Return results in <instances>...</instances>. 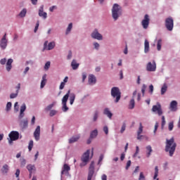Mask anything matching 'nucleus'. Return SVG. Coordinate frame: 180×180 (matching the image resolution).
<instances>
[{"mask_svg": "<svg viewBox=\"0 0 180 180\" xmlns=\"http://www.w3.org/2000/svg\"><path fill=\"white\" fill-rule=\"evenodd\" d=\"M176 148V143L175 142V139H174V137H172L169 139H167L165 151L169 152V155L171 157L174 155V153H175Z\"/></svg>", "mask_w": 180, "mask_h": 180, "instance_id": "nucleus-1", "label": "nucleus"}, {"mask_svg": "<svg viewBox=\"0 0 180 180\" xmlns=\"http://www.w3.org/2000/svg\"><path fill=\"white\" fill-rule=\"evenodd\" d=\"M122 15V7L117 4H114V20H117L118 18Z\"/></svg>", "mask_w": 180, "mask_h": 180, "instance_id": "nucleus-2", "label": "nucleus"}, {"mask_svg": "<svg viewBox=\"0 0 180 180\" xmlns=\"http://www.w3.org/2000/svg\"><path fill=\"white\" fill-rule=\"evenodd\" d=\"M121 96L122 92L120 88H118L117 86H114V102H115V103H117L120 101Z\"/></svg>", "mask_w": 180, "mask_h": 180, "instance_id": "nucleus-3", "label": "nucleus"}, {"mask_svg": "<svg viewBox=\"0 0 180 180\" xmlns=\"http://www.w3.org/2000/svg\"><path fill=\"white\" fill-rule=\"evenodd\" d=\"M91 153L90 150H87L82 156V161L83 163L80 164V167H85L86 163L89 161V154Z\"/></svg>", "mask_w": 180, "mask_h": 180, "instance_id": "nucleus-4", "label": "nucleus"}, {"mask_svg": "<svg viewBox=\"0 0 180 180\" xmlns=\"http://www.w3.org/2000/svg\"><path fill=\"white\" fill-rule=\"evenodd\" d=\"M152 111L155 113H158V116H161L163 113L161 104L158 102L157 105H153L152 108Z\"/></svg>", "mask_w": 180, "mask_h": 180, "instance_id": "nucleus-5", "label": "nucleus"}, {"mask_svg": "<svg viewBox=\"0 0 180 180\" xmlns=\"http://www.w3.org/2000/svg\"><path fill=\"white\" fill-rule=\"evenodd\" d=\"M165 26L167 30L172 31L174 29V19L167 18L165 20Z\"/></svg>", "mask_w": 180, "mask_h": 180, "instance_id": "nucleus-6", "label": "nucleus"}, {"mask_svg": "<svg viewBox=\"0 0 180 180\" xmlns=\"http://www.w3.org/2000/svg\"><path fill=\"white\" fill-rule=\"evenodd\" d=\"M94 174H95V162H91L89 168L87 180H92V176H94Z\"/></svg>", "mask_w": 180, "mask_h": 180, "instance_id": "nucleus-7", "label": "nucleus"}, {"mask_svg": "<svg viewBox=\"0 0 180 180\" xmlns=\"http://www.w3.org/2000/svg\"><path fill=\"white\" fill-rule=\"evenodd\" d=\"M56 47V42L52 41L49 44V41H46L44 44V50H53Z\"/></svg>", "mask_w": 180, "mask_h": 180, "instance_id": "nucleus-8", "label": "nucleus"}, {"mask_svg": "<svg viewBox=\"0 0 180 180\" xmlns=\"http://www.w3.org/2000/svg\"><path fill=\"white\" fill-rule=\"evenodd\" d=\"M11 141H16L19 139V132L16 131H12L8 135Z\"/></svg>", "mask_w": 180, "mask_h": 180, "instance_id": "nucleus-9", "label": "nucleus"}, {"mask_svg": "<svg viewBox=\"0 0 180 180\" xmlns=\"http://www.w3.org/2000/svg\"><path fill=\"white\" fill-rule=\"evenodd\" d=\"M91 37L96 40H103V37L98 32V30H94L91 33Z\"/></svg>", "mask_w": 180, "mask_h": 180, "instance_id": "nucleus-10", "label": "nucleus"}, {"mask_svg": "<svg viewBox=\"0 0 180 180\" xmlns=\"http://www.w3.org/2000/svg\"><path fill=\"white\" fill-rule=\"evenodd\" d=\"M141 25H142L143 29H148V27L150 25L149 15H145L144 19L141 22Z\"/></svg>", "mask_w": 180, "mask_h": 180, "instance_id": "nucleus-11", "label": "nucleus"}, {"mask_svg": "<svg viewBox=\"0 0 180 180\" xmlns=\"http://www.w3.org/2000/svg\"><path fill=\"white\" fill-rule=\"evenodd\" d=\"M157 65L155 61H153V63L151 62H149L146 65L147 71H155Z\"/></svg>", "mask_w": 180, "mask_h": 180, "instance_id": "nucleus-12", "label": "nucleus"}, {"mask_svg": "<svg viewBox=\"0 0 180 180\" xmlns=\"http://www.w3.org/2000/svg\"><path fill=\"white\" fill-rule=\"evenodd\" d=\"M39 16L47 19V13L44 12V6H41L39 10Z\"/></svg>", "mask_w": 180, "mask_h": 180, "instance_id": "nucleus-13", "label": "nucleus"}, {"mask_svg": "<svg viewBox=\"0 0 180 180\" xmlns=\"http://www.w3.org/2000/svg\"><path fill=\"white\" fill-rule=\"evenodd\" d=\"M28 124L29 121L27 120V119L21 120L20 122V127L21 128V130H25V129H27Z\"/></svg>", "mask_w": 180, "mask_h": 180, "instance_id": "nucleus-14", "label": "nucleus"}, {"mask_svg": "<svg viewBox=\"0 0 180 180\" xmlns=\"http://www.w3.org/2000/svg\"><path fill=\"white\" fill-rule=\"evenodd\" d=\"M34 137L36 141H39L40 140V126H37L34 132Z\"/></svg>", "mask_w": 180, "mask_h": 180, "instance_id": "nucleus-15", "label": "nucleus"}, {"mask_svg": "<svg viewBox=\"0 0 180 180\" xmlns=\"http://www.w3.org/2000/svg\"><path fill=\"white\" fill-rule=\"evenodd\" d=\"M7 44L8 41L6 40V34H5L1 41L0 47L4 50V49H6Z\"/></svg>", "mask_w": 180, "mask_h": 180, "instance_id": "nucleus-16", "label": "nucleus"}, {"mask_svg": "<svg viewBox=\"0 0 180 180\" xmlns=\"http://www.w3.org/2000/svg\"><path fill=\"white\" fill-rule=\"evenodd\" d=\"M71 167H70V166L67 164H65L63 165V168L61 171V175H64L65 174H68V172L70 171Z\"/></svg>", "mask_w": 180, "mask_h": 180, "instance_id": "nucleus-17", "label": "nucleus"}, {"mask_svg": "<svg viewBox=\"0 0 180 180\" xmlns=\"http://www.w3.org/2000/svg\"><path fill=\"white\" fill-rule=\"evenodd\" d=\"M177 105L178 102H176V101H172L169 106L170 110L176 111L177 109Z\"/></svg>", "mask_w": 180, "mask_h": 180, "instance_id": "nucleus-18", "label": "nucleus"}, {"mask_svg": "<svg viewBox=\"0 0 180 180\" xmlns=\"http://www.w3.org/2000/svg\"><path fill=\"white\" fill-rule=\"evenodd\" d=\"M89 85H94V84H96V77L94 75H90L89 76Z\"/></svg>", "mask_w": 180, "mask_h": 180, "instance_id": "nucleus-19", "label": "nucleus"}, {"mask_svg": "<svg viewBox=\"0 0 180 180\" xmlns=\"http://www.w3.org/2000/svg\"><path fill=\"white\" fill-rule=\"evenodd\" d=\"M25 110H26V104H22L20 107L19 119H22L25 116Z\"/></svg>", "mask_w": 180, "mask_h": 180, "instance_id": "nucleus-20", "label": "nucleus"}, {"mask_svg": "<svg viewBox=\"0 0 180 180\" xmlns=\"http://www.w3.org/2000/svg\"><path fill=\"white\" fill-rule=\"evenodd\" d=\"M80 137L81 136L79 135H76V136L71 137L69 139V144H72L73 143H77V141L79 140V139H80Z\"/></svg>", "mask_w": 180, "mask_h": 180, "instance_id": "nucleus-21", "label": "nucleus"}, {"mask_svg": "<svg viewBox=\"0 0 180 180\" xmlns=\"http://www.w3.org/2000/svg\"><path fill=\"white\" fill-rule=\"evenodd\" d=\"M12 63H13V59L10 58L8 60L7 63H6V70L8 72L11 71V70H12Z\"/></svg>", "mask_w": 180, "mask_h": 180, "instance_id": "nucleus-22", "label": "nucleus"}, {"mask_svg": "<svg viewBox=\"0 0 180 180\" xmlns=\"http://www.w3.org/2000/svg\"><path fill=\"white\" fill-rule=\"evenodd\" d=\"M150 51V43L148 40L146 39L144 41V53H148Z\"/></svg>", "mask_w": 180, "mask_h": 180, "instance_id": "nucleus-23", "label": "nucleus"}, {"mask_svg": "<svg viewBox=\"0 0 180 180\" xmlns=\"http://www.w3.org/2000/svg\"><path fill=\"white\" fill-rule=\"evenodd\" d=\"M27 169L30 172V174H33L36 171V167L34 165H28L27 166Z\"/></svg>", "mask_w": 180, "mask_h": 180, "instance_id": "nucleus-24", "label": "nucleus"}, {"mask_svg": "<svg viewBox=\"0 0 180 180\" xmlns=\"http://www.w3.org/2000/svg\"><path fill=\"white\" fill-rule=\"evenodd\" d=\"M70 91L68 90V93L63 97L62 104L67 103V101H68V98H70Z\"/></svg>", "mask_w": 180, "mask_h": 180, "instance_id": "nucleus-25", "label": "nucleus"}, {"mask_svg": "<svg viewBox=\"0 0 180 180\" xmlns=\"http://www.w3.org/2000/svg\"><path fill=\"white\" fill-rule=\"evenodd\" d=\"M47 75H44L42 77V80L41 82V88H44L46 82H47Z\"/></svg>", "mask_w": 180, "mask_h": 180, "instance_id": "nucleus-26", "label": "nucleus"}, {"mask_svg": "<svg viewBox=\"0 0 180 180\" xmlns=\"http://www.w3.org/2000/svg\"><path fill=\"white\" fill-rule=\"evenodd\" d=\"M8 171H9V166L6 164L3 165L1 168L2 174H8Z\"/></svg>", "mask_w": 180, "mask_h": 180, "instance_id": "nucleus-27", "label": "nucleus"}, {"mask_svg": "<svg viewBox=\"0 0 180 180\" xmlns=\"http://www.w3.org/2000/svg\"><path fill=\"white\" fill-rule=\"evenodd\" d=\"M71 67L72 70H77L78 67H79V63H77V60H73L71 63Z\"/></svg>", "mask_w": 180, "mask_h": 180, "instance_id": "nucleus-28", "label": "nucleus"}, {"mask_svg": "<svg viewBox=\"0 0 180 180\" xmlns=\"http://www.w3.org/2000/svg\"><path fill=\"white\" fill-rule=\"evenodd\" d=\"M158 174H159V168H158V166L156 165L155 167V174H154V176H153V179H156V180H159V178H158Z\"/></svg>", "mask_w": 180, "mask_h": 180, "instance_id": "nucleus-29", "label": "nucleus"}, {"mask_svg": "<svg viewBox=\"0 0 180 180\" xmlns=\"http://www.w3.org/2000/svg\"><path fill=\"white\" fill-rule=\"evenodd\" d=\"M168 86L167 84H164L161 88V95H164L167 91Z\"/></svg>", "mask_w": 180, "mask_h": 180, "instance_id": "nucleus-30", "label": "nucleus"}, {"mask_svg": "<svg viewBox=\"0 0 180 180\" xmlns=\"http://www.w3.org/2000/svg\"><path fill=\"white\" fill-rule=\"evenodd\" d=\"M104 115H106V116H108V117H112V116H113V114H112V112H110V111L109 110V108H105L104 110V112H103Z\"/></svg>", "mask_w": 180, "mask_h": 180, "instance_id": "nucleus-31", "label": "nucleus"}, {"mask_svg": "<svg viewBox=\"0 0 180 180\" xmlns=\"http://www.w3.org/2000/svg\"><path fill=\"white\" fill-rule=\"evenodd\" d=\"M134 107H135V101H134V98L133 97L129 102V108L134 109Z\"/></svg>", "mask_w": 180, "mask_h": 180, "instance_id": "nucleus-32", "label": "nucleus"}, {"mask_svg": "<svg viewBox=\"0 0 180 180\" xmlns=\"http://www.w3.org/2000/svg\"><path fill=\"white\" fill-rule=\"evenodd\" d=\"M146 150H147V157H150L151 155V153L153 151V148L151 146H146Z\"/></svg>", "mask_w": 180, "mask_h": 180, "instance_id": "nucleus-33", "label": "nucleus"}, {"mask_svg": "<svg viewBox=\"0 0 180 180\" xmlns=\"http://www.w3.org/2000/svg\"><path fill=\"white\" fill-rule=\"evenodd\" d=\"M26 13H27V10H26V8H23L19 13V16L20 18H25V16H26Z\"/></svg>", "mask_w": 180, "mask_h": 180, "instance_id": "nucleus-34", "label": "nucleus"}, {"mask_svg": "<svg viewBox=\"0 0 180 180\" xmlns=\"http://www.w3.org/2000/svg\"><path fill=\"white\" fill-rule=\"evenodd\" d=\"M96 136H98V130L95 129L91 132L90 138L95 139V137H96Z\"/></svg>", "mask_w": 180, "mask_h": 180, "instance_id": "nucleus-35", "label": "nucleus"}, {"mask_svg": "<svg viewBox=\"0 0 180 180\" xmlns=\"http://www.w3.org/2000/svg\"><path fill=\"white\" fill-rule=\"evenodd\" d=\"M162 40L160 39L157 43V49L158 50V51H160L162 49Z\"/></svg>", "mask_w": 180, "mask_h": 180, "instance_id": "nucleus-36", "label": "nucleus"}, {"mask_svg": "<svg viewBox=\"0 0 180 180\" xmlns=\"http://www.w3.org/2000/svg\"><path fill=\"white\" fill-rule=\"evenodd\" d=\"M74 101H75V94H72L70 96V105L74 104Z\"/></svg>", "mask_w": 180, "mask_h": 180, "instance_id": "nucleus-37", "label": "nucleus"}, {"mask_svg": "<svg viewBox=\"0 0 180 180\" xmlns=\"http://www.w3.org/2000/svg\"><path fill=\"white\" fill-rule=\"evenodd\" d=\"M56 105V103H52L51 104L49 105L48 106L46 107L45 110L46 112H49L51 109H53L54 108V105Z\"/></svg>", "mask_w": 180, "mask_h": 180, "instance_id": "nucleus-38", "label": "nucleus"}, {"mask_svg": "<svg viewBox=\"0 0 180 180\" xmlns=\"http://www.w3.org/2000/svg\"><path fill=\"white\" fill-rule=\"evenodd\" d=\"M143 130V126L142 123L140 122L139 123V130L137 131V134H139V135L141 134Z\"/></svg>", "mask_w": 180, "mask_h": 180, "instance_id": "nucleus-39", "label": "nucleus"}, {"mask_svg": "<svg viewBox=\"0 0 180 180\" xmlns=\"http://www.w3.org/2000/svg\"><path fill=\"white\" fill-rule=\"evenodd\" d=\"M165 124H166L165 116H162V123H161V127H162V129H164Z\"/></svg>", "mask_w": 180, "mask_h": 180, "instance_id": "nucleus-40", "label": "nucleus"}, {"mask_svg": "<svg viewBox=\"0 0 180 180\" xmlns=\"http://www.w3.org/2000/svg\"><path fill=\"white\" fill-rule=\"evenodd\" d=\"M146 176L144 175L143 172H140L139 174V180H146Z\"/></svg>", "mask_w": 180, "mask_h": 180, "instance_id": "nucleus-41", "label": "nucleus"}, {"mask_svg": "<svg viewBox=\"0 0 180 180\" xmlns=\"http://www.w3.org/2000/svg\"><path fill=\"white\" fill-rule=\"evenodd\" d=\"M71 29H72V22H70L67 28L66 34H68L71 32Z\"/></svg>", "mask_w": 180, "mask_h": 180, "instance_id": "nucleus-42", "label": "nucleus"}, {"mask_svg": "<svg viewBox=\"0 0 180 180\" xmlns=\"http://www.w3.org/2000/svg\"><path fill=\"white\" fill-rule=\"evenodd\" d=\"M11 108H12V103L8 102L7 104H6V110L7 112H9V110H11Z\"/></svg>", "mask_w": 180, "mask_h": 180, "instance_id": "nucleus-43", "label": "nucleus"}, {"mask_svg": "<svg viewBox=\"0 0 180 180\" xmlns=\"http://www.w3.org/2000/svg\"><path fill=\"white\" fill-rule=\"evenodd\" d=\"M56 115H57V110H51L50 111L49 116H51V117H53V116H56Z\"/></svg>", "mask_w": 180, "mask_h": 180, "instance_id": "nucleus-44", "label": "nucleus"}, {"mask_svg": "<svg viewBox=\"0 0 180 180\" xmlns=\"http://www.w3.org/2000/svg\"><path fill=\"white\" fill-rule=\"evenodd\" d=\"M146 88H147V85H146V84H143V86H142V88H141V92H142L143 96L145 95Z\"/></svg>", "mask_w": 180, "mask_h": 180, "instance_id": "nucleus-45", "label": "nucleus"}, {"mask_svg": "<svg viewBox=\"0 0 180 180\" xmlns=\"http://www.w3.org/2000/svg\"><path fill=\"white\" fill-rule=\"evenodd\" d=\"M168 129L169 131L173 130L174 129V122H169V123L168 124Z\"/></svg>", "mask_w": 180, "mask_h": 180, "instance_id": "nucleus-46", "label": "nucleus"}, {"mask_svg": "<svg viewBox=\"0 0 180 180\" xmlns=\"http://www.w3.org/2000/svg\"><path fill=\"white\" fill-rule=\"evenodd\" d=\"M32 148H33V141H30L28 146L29 151H32Z\"/></svg>", "mask_w": 180, "mask_h": 180, "instance_id": "nucleus-47", "label": "nucleus"}, {"mask_svg": "<svg viewBox=\"0 0 180 180\" xmlns=\"http://www.w3.org/2000/svg\"><path fill=\"white\" fill-rule=\"evenodd\" d=\"M50 61H48L46 63L45 65H44V70H46L47 71V70H49L50 68Z\"/></svg>", "mask_w": 180, "mask_h": 180, "instance_id": "nucleus-48", "label": "nucleus"}, {"mask_svg": "<svg viewBox=\"0 0 180 180\" xmlns=\"http://www.w3.org/2000/svg\"><path fill=\"white\" fill-rule=\"evenodd\" d=\"M126 127H127V124L125 122H124L121 127V133H124V131L126 130Z\"/></svg>", "mask_w": 180, "mask_h": 180, "instance_id": "nucleus-49", "label": "nucleus"}, {"mask_svg": "<svg viewBox=\"0 0 180 180\" xmlns=\"http://www.w3.org/2000/svg\"><path fill=\"white\" fill-rule=\"evenodd\" d=\"M20 165L21 167H25L26 165V160L23 158L20 159Z\"/></svg>", "mask_w": 180, "mask_h": 180, "instance_id": "nucleus-50", "label": "nucleus"}, {"mask_svg": "<svg viewBox=\"0 0 180 180\" xmlns=\"http://www.w3.org/2000/svg\"><path fill=\"white\" fill-rule=\"evenodd\" d=\"M18 94H19V93H18L17 91H16V93L15 94H11V95H10V98L11 99H15V98H16L17 96H18Z\"/></svg>", "mask_w": 180, "mask_h": 180, "instance_id": "nucleus-51", "label": "nucleus"}, {"mask_svg": "<svg viewBox=\"0 0 180 180\" xmlns=\"http://www.w3.org/2000/svg\"><path fill=\"white\" fill-rule=\"evenodd\" d=\"M19 175H20V169H17L15 172V176L18 178V180H20Z\"/></svg>", "mask_w": 180, "mask_h": 180, "instance_id": "nucleus-52", "label": "nucleus"}, {"mask_svg": "<svg viewBox=\"0 0 180 180\" xmlns=\"http://www.w3.org/2000/svg\"><path fill=\"white\" fill-rule=\"evenodd\" d=\"M39 25H40V22H39V21L38 20V21L37 22L35 28H34V33H36V32H37V30H39Z\"/></svg>", "mask_w": 180, "mask_h": 180, "instance_id": "nucleus-53", "label": "nucleus"}, {"mask_svg": "<svg viewBox=\"0 0 180 180\" xmlns=\"http://www.w3.org/2000/svg\"><path fill=\"white\" fill-rule=\"evenodd\" d=\"M14 110H15V112L19 111V105H18V102L15 103V104H14Z\"/></svg>", "mask_w": 180, "mask_h": 180, "instance_id": "nucleus-54", "label": "nucleus"}, {"mask_svg": "<svg viewBox=\"0 0 180 180\" xmlns=\"http://www.w3.org/2000/svg\"><path fill=\"white\" fill-rule=\"evenodd\" d=\"M63 105V111L67 112L68 110V107H67V103L62 104Z\"/></svg>", "mask_w": 180, "mask_h": 180, "instance_id": "nucleus-55", "label": "nucleus"}, {"mask_svg": "<svg viewBox=\"0 0 180 180\" xmlns=\"http://www.w3.org/2000/svg\"><path fill=\"white\" fill-rule=\"evenodd\" d=\"M103 131H104L105 134H108V133H109V128H108V127L105 126L103 127Z\"/></svg>", "mask_w": 180, "mask_h": 180, "instance_id": "nucleus-56", "label": "nucleus"}, {"mask_svg": "<svg viewBox=\"0 0 180 180\" xmlns=\"http://www.w3.org/2000/svg\"><path fill=\"white\" fill-rule=\"evenodd\" d=\"M102 161H103V155L101 154L99 157L98 165H101V162H102Z\"/></svg>", "mask_w": 180, "mask_h": 180, "instance_id": "nucleus-57", "label": "nucleus"}, {"mask_svg": "<svg viewBox=\"0 0 180 180\" xmlns=\"http://www.w3.org/2000/svg\"><path fill=\"white\" fill-rule=\"evenodd\" d=\"M131 164V160H129L127 161V165H126V169H129V168Z\"/></svg>", "mask_w": 180, "mask_h": 180, "instance_id": "nucleus-58", "label": "nucleus"}, {"mask_svg": "<svg viewBox=\"0 0 180 180\" xmlns=\"http://www.w3.org/2000/svg\"><path fill=\"white\" fill-rule=\"evenodd\" d=\"M158 127H159V123H158V122H156V123L155 124L154 133H156Z\"/></svg>", "mask_w": 180, "mask_h": 180, "instance_id": "nucleus-59", "label": "nucleus"}, {"mask_svg": "<svg viewBox=\"0 0 180 180\" xmlns=\"http://www.w3.org/2000/svg\"><path fill=\"white\" fill-rule=\"evenodd\" d=\"M154 91V86L153 84L150 85L149 86V92H150V94H153Z\"/></svg>", "mask_w": 180, "mask_h": 180, "instance_id": "nucleus-60", "label": "nucleus"}, {"mask_svg": "<svg viewBox=\"0 0 180 180\" xmlns=\"http://www.w3.org/2000/svg\"><path fill=\"white\" fill-rule=\"evenodd\" d=\"M85 79H86V73H82V82H85Z\"/></svg>", "mask_w": 180, "mask_h": 180, "instance_id": "nucleus-61", "label": "nucleus"}, {"mask_svg": "<svg viewBox=\"0 0 180 180\" xmlns=\"http://www.w3.org/2000/svg\"><path fill=\"white\" fill-rule=\"evenodd\" d=\"M93 120L94 122H96V120H98V112H95Z\"/></svg>", "mask_w": 180, "mask_h": 180, "instance_id": "nucleus-62", "label": "nucleus"}, {"mask_svg": "<svg viewBox=\"0 0 180 180\" xmlns=\"http://www.w3.org/2000/svg\"><path fill=\"white\" fill-rule=\"evenodd\" d=\"M64 86H65V83L64 82H62L60 83V85L59 89H64Z\"/></svg>", "mask_w": 180, "mask_h": 180, "instance_id": "nucleus-63", "label": "nucleus"}, {"mask_svg": "<svg viewBox=\"0 0 180 180\" xmlns=\"http://www.w3.org/2000/svg\"><path fill=\"white\" fill-rule=\"evenodd\" d=\"M0 63L2 65L6 64V58H3L0 60Z\"/></svg>", "mask_w": 180, "mask_h": 180, "instance_id": "nucleus-64", "label": "nucleus"}]
</instances>
